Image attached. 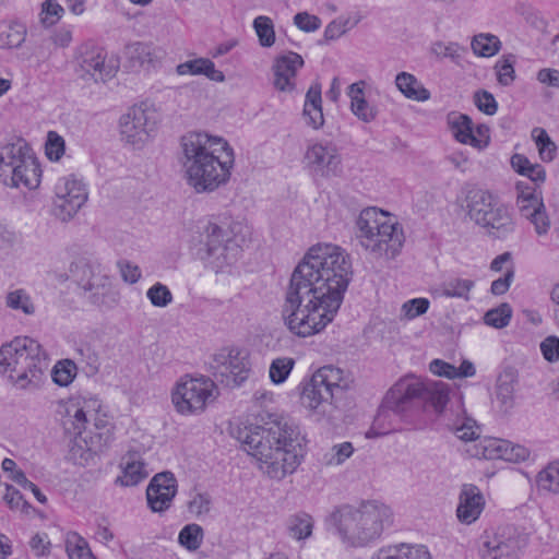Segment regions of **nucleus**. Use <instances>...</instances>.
Segmentation results:
<instances>
[{"label": "nucleus", "mask_w": 559, "mask_h": 559, "mask_svg": "<svg viewBox=\"0 0 559 559\" xmlns=\"http://www.w3.org/2000/svg\"><path fill=\"white\" fill-rule=\"evenodd\" d=\"M352 275L349 255L341 247L312 246L285 290L282 318L287 329L300 337L321 332L338 311Z\"/></svg>", "instance_id": "nucleus-1"}, {"label": "nucleus", "mask_w": 559, "mask_h": 559, "mask_svg": "<svg viewBox=\"0 0 559 559\" xmlns=\"http://www.w3.org/2000/svg\"><path fill=\"white\" fill-rule=\"evenodd\" d=\"M237 439L259 461L263 473L273 479L293 474L304 457L305 438L297 427L277 415H269L263 425L239 428Z\"/></svg>", "instance_id": "nucleus-2"}, {"label": "nucleus", "mask_w": 559, "mask_h": 559, "mask_svg": "<svg viewBox=\"0 0 559 559\" xmlns=\"http://www.w3.org/2000/svg\"><path fill=\"white\" fill-rule=\"evenodd\" d=\"M180 163L188 183L198 192H212L230 177L234 151L222 138L189 132L180 140Z\"/></svg>", "instance_id": "nucleus-3"}, {"label": "nucleus", "mask_w": 559, "mask_h": 559, "mask_svg": "<svg viewBox=\"0 0 559 559\" xmlns=\"http://www.w3.org/2000/svg\"><path fill=\"white\" fill-rule=\"evenodd\" d=\"M391 516L388 506L377 500H368L358 507L343 504L336 508L329 522L336 528L343 543L362 547L381 536Z\"/></svg>", "instance_id": "nucleus-4"}, {"label": "nucleus", "mask_w": 559, "mask_h": 559, "mask_svg": "<svg viewBox=\"0 0 559 559\" xmlns=\"http://www.w3.org/2000/svg\"><path fill=\"white\" fill-rule=\"evenodd\" d=\"M47 368V355L36 340L15 337L0 347V372H9L20 389L38 386Z\"/></svg>", "instance_id": "nucleus-5"}, {"label": "nucleus", "mask_w": 559, "mask_h": 559, "mask_svg": "<svg viewBox=\"0 0 559 559\" xmlns=\"http://www.w3.org/2000/svg\"><path fill=\"white\" fill-rule=\"evenodd\" d=\"M356 237L361 247L377 257L395 258L404 243L403 229L377 207L362 210L356 219Z\"/></svg>", "instance_id": "nucleus-6"}, {"label": "nucleus", "mask_w": 559, "mask_h": 559, "mask_svg": "<svg viewBox=\"0 0 559 559\" xmlns=\"http://www.w3.org/2000/svg\"><path fill=\"white\" fill-rule=\"evenodd\" d=\"M466 209L469 218L485 228L493 238L504 239L515 229L509 207L487 190L478 188L468 190Z\"/></svg>", "instance_id": "nucleus-7"}, {"label": "nucleus", "mask_w": 559, "mask_h": 559, "mask_svg": "<svg viewBox=\"0 0 559 559\" xmlns=\"http://www.w3.org/2000/svg\"><path fill=\"white\" fill-rule=\"evenodd\" d=\"M70 276L82 290V296L96 306L115 302L112 278L100 261L91 253L76 257L69 267Z\"/></svg>", "instance_id": "nucleus-8"}, {"label": "nucleus", "mask_w": 559, "mask_h": 559, "mask_svg": "<svg viewBox=\"0 0 559 559\" xmlns=\"http://www.w3.org/2000/svg\"><path fill=\"white\" fill-rule=\"evenodd\" d=\"M528 545V535L513 525L485 530L478 539L480 559H520Z\"/></svg>", "instance_id": "nucleus-9"}, {"label": "nucleus", "mask_w": 559, "mask_h": 559, "mask_svg": "<svg viewBox=\"0 0 559 559\" xmlns=\"http://www.w3.org/2000/svg\"><path fill=\"white\" fill-rule=\"evenodd\" d=\"M241 228L239 223L224 228L216 223L209 222L204 228V248L200 249V253L204 250V254L201 258L212 259L217 267L234 263L245 240L237 235Z\"/></svg>", "instance_id": "nucleus-10"}, {"label": "nucleus", "mask_w": 559, "mask_h": 559, "mask_svg": "<svg viewBox=\"0 0 559 559\" xmlns=\"http://www.w3.org/2000/svg\"><path fill=\"white\" fill-rule=\"evenodd\" d=\"M216 385L205 377H182L171 392V401L181 415H197L202 413L216 395Z\"/></svg>", "instance_id": "nucleus-11"}, {"label": "nucleus", "mask_w": 559, "mask_h": 559, "mask_svg": "<svg viewBox=\"0 0 559 559\" xmlns=\"http://www.w3.org/2000/svg\"><path fill=\"white\" fill-rule=\"evenodd\" d=\"M157 122L158 114L153 106L145 103L134 105L120 118L121 139L140 148L154 136Z\"/></svg>", "instance_id": "nucleus-12"}, {"label": "nucleus", "mask_w": 559, "mask_h": 559, "mask_svg": "<svg viewBox=\"0 0 559 559\" xmlns=\"http://www.w3.org/2000/svg\"><path fill=\"white\" fill-rule=\"evenodd\" d=\"M75 72L84 81L106 83L119 70V60L100 47L88 48L76 58Z\"/></svg>", "instance_id": "nucleus-13"}, {"label": "nucleus", "mask_w": 559, "mask_h": 559, "mask_svg": "<svg viewBox=\"0 0 559 559\" xmlns=\"http://www.w3.org/2000/svg\"><path fill=\"white\" fill-rule=\"evenodd\" d=\"M55 192L52 211L62 222L70 221L87 201L85 185L73 175L60 178Z\"/></svg>", "instance_id": "nucleus-14"}, {"label": "nucleus", "mask_w": 559, "mask_h": 559, "mask_svg": "<svg viewBox=\"0 0 559 559\" xmlns=\"http://www.w3.org/2000/svg\"><path fill=\"white\" fill-rule=\"evenodd\" d=\"M212 368L226 385L239 386L250 372L248 353L234 347L222 348L213 356Z\"/></svg>", "instance_id": "nucleus-15"}, {"label": "nucleus", "mask_w": 559, "mask_h": 559, "mask_svg": "<svg viewBox=\"0 0 559 559\" xmlns=\"http://www.w3.org/2000/svg\"><path fill=\"white\" fill-rule=\"evenodd\" d=\"M423 390L424 383L419 380L412 377L401 379L385 394L380 415L390 411L402 418H406L414 407L415 400L421 397Z\"/></svg>", "instance_id": "nucleus-16"}, {"label": "nucleus", "mask_w": 559, "mask_h": 559, "mask_svg": "<svg viewBox=\"0 0 559 559\" xmlns=\"http://www.w3.org/2000/svg\"><path fill=\"white\" fill-rule=\"evenodd\" d=\"M305 158L310 169L325 178L340 176L342 173V158L332 144L317 143L308 147Z\"/></svg>", "instance_id": "nucleus-17"}, {"label": "nucleus", "mask_w": 559, "mask_h": 559, "mask_svg": "<svg viewBox=\"0 0 559 559\" xmlns=\"http://www.w3.org/2000/svg\"><path fill=\"white\" fill-rule=\"evenodd\" d=\"M177 493V480L173 473L156 474L146 488V500L153 512H164L170 508Z\"/></svg>", "instance_id": "nucleus-18"}, {"label": "nucleus", "mask_w": 559, "mask_h": 559, "mask_svg": "<svg viewBox=\"0 0 559 559\" xmlns=\"http://www.w3.org/2000/svg\"><path fill=\"white\" fill-rule=\"evenodd\" d=\"M304 59L297 52L289 51L278 56L272 66L273 85L280 92L290 93L295 90L297 71L302 68Z\"/></svg>", "instance_id": "nucleus-19"}, {"label": "nucleus", "mask_w": 559, "mask_h": 559, "mask_svg": "<svg viewBox=\"0 0 559 559\" xmlns=\"http://www.w3.org/2000/svg\"><path fill=\"white\" fill-rule=\"evenodd\" d=\"M36 158L32 147L23 139H17L13 143H8L0 150V169L9 171L11 175L15 170L25 167V170H33V159Z\"/></svg>", "instance_id": "nucleus-20"}, {"label": "nucleus", "mask_w": 559, "mask_h": 559, "mask_svg": "<svg viewBox=\"0 0 559 559\" xmlns=\"http://www.w3.org/2000/svg\"><path fill=\"white\" fill-rule=\"evenodd\" d=\"M335 397L313 373L301 391V403L305 407L320 415H325Z\"/></svg>", "instance_id": "nucleus-21"}, {"label": "nucleus", "mask_w": 559, "mask_h": 559, "mask_svg": "<svg viewBox=\"0 0 559 559\" xmlns=\"http://www.w3.org/2000/svg\"><path fill=\"white\" fill-rule=\"evenodd\" d=\"M62 425L67 433L73 437L81 436L92 416L87 409V402L80 400H69L61 405Z\"/></svg>", "instance_id": "nucleus-22"}, {"label": "nucleus", "mask_w": 559, "mask_h": 559, "mask_svg": "<svg viewBox=\"0 0 559 559\" xmlns=\"http://www.w3.org/2000/svg\"><path fill=\"white\" fill-rule=\"evenodd\" d=\"M459 500L456 509L457 519L462 523L472 524L479 518L485 506L481 491L475 485H464L460 492Z\"/></svg>", "instance_id": "nucleus-23"}, {"label": "nucleus", "mask_w": 559, "mask_h": 559, "mask_svg": "<svg viewBox=\"0 0 559 559\" xmlns=\"http://www.w3.org/2000/svg\"><path fill=\"white\" fill-rule=\"evenodd\" d=\"M518 374L514 369L507 368L498 377L493 403L501 414H509L515 405V388Z\"/></svg>", "instance_id": "nucleus-24"}, {"label": "nucleus", "mask_w": 559, "mask_h": 559, "mask_svg": "<svg viewBox=\"0 0 559 559\" xmlns=\"http://www.w3.org/2000/svg\"><path fill=\"white\" fill-rule=\"evenodd\" d=\"M122 475L116 479V484L123 487L136 486L150 474L146 463L135 451H129L121 459Z\"/></svg>", "instance_id": "nucleus-25"}, {"label": "nucleus", "mask_w": 559, "mask_h": 559, "mask_svg": "<svg viewBox=\"0 0 559 559\" xmlns=\"http://www.w3.org/2000/svg\"><path fill=\"white\" fill-rule=\"evenodd\" d=\"M314 374L320 382L329 389L335 399H338L345 391L353 386L354 379L349 372L333 367L324 366L318 369Z\"/></svg>", "instance_id": "nucleus-26"}, {"label": "nucleus", "mask_w": 559, "mask_h": 559, "mask_svg": "<svg viewBox=\"0 0 559 559\" xmlns=\"http://www.w3.org/2000/svg\"><path fill=\"white\" fill-rule=\"evenodd\" d=\"M302 117L306 124L314 130L324 124L321 85L313 83L306 93Z\"/></svg>", "instance_id": "nucleus-27"}, {"label": "nucleus", "mask_w": 559, "mask_h": 559, "mask_svg": "<svg viewBox=\"0 0 559 559\" xmlns=\"http://www.w3.org/2000/svg\"><path fill=\"white\" fill-rule=\"evenodd\" d=\"M484 455L488 459H502L510 462H523L528 459L530 451L520 444L507 440L490 441L485 448Z\"/></svg>", "instance_id": "nucleus-28"}, {"label": "nucleus", "mask_w": 559, "mask_h": 559, "mask_svg": "<svg viewBox=\"0 0 559 559\" xmlns=\"http://www.w3.org/2000/svg\"><path fill=\"white\" fill-rule=\"evenodd\" d=\"M366 82L358 81L350 84L347 88V95L350 98L352 112L364 122H371L376 119L378 110L370 105L364 95Z\"/></svg>", "instance_id": "nucleus-29"}, {"label": "nucleus", "mask_w": 559, "mask_h": 559, "mask_svg": "<svg viewBox=\"0 0 559 559\" xmlns=\"http://www.w3.org/2000/svg\"><path fill=\"white\" fill-rule=\"evenodd\" d=\"M176 72L179 75H205L214 82H224L225 74L215 68L214 62L207 58H197L179 63L176 67Z\"/></svg>", "instance_id": "nucleus-30"}, {"label": "nucleus", "mask_w": 559, "mask_h": 559, "mask_svg": "<svg viewBox=\"0 0 559 559\" xmlns=\"http://www.w3.org/2000/svg\"><path fill=\"white\" fill-rule=\"evenodd\" d=\"M448 124L454 139L471 146H480L483 143L475 139L472 119L464 114L452 112L448 116Z\"/></svg>", "instance_id": "nucleus-31"}, {"label": "nucleus", "mask_w": 559, "mask_h": 559, "mask_svg": "<svg viewBox=\"0 0 559 559\" xmlns=\"http://www.w3.org/2000/svg\"><path fill=\"white\" fill-rule=\"evenodd\" d=\"M371 559H431L425 546L401 544L393 548L380 549Z\"/></svg>", "instance_id": "nucleus-32"}, {"label": "nucleus", "mask_w": 559, "mask_h": 559, "mask_svg": "<svg viewBox=\"0 0 559 559\" xmlns=\"http://www.w3.org/2000/svg\"><path fill=\"white\" fill-rule=\"evenodd\" d=\"M395 85L408 99L425 102L430 98V92L408 72H400L395 78Z\"/></svg>", "instance_id": "nucleus-33"}, {"label": "nucleus", "mask_w": 559, "mask_h": 559, "mask_svg": "<svg viewBox=\"0 0 559 559\" xmlns=\"http://www.w3.org/2000/svg\"><path fill=\"white\" fill-rule=\"evenodd\" d=\"M314 521L306 512H297L286 520V531L288 535L298 542L305 540L312 535Z\"/></svg>", "instance_id": "nucleus-34"}, {"label": "nucleus", "mask_w": 559, "mask_h": 559, "mask_svg": "<svg viewBox=\"0 0 559 559\" xmlns=\"http://www.w3.org/2000/svg\"><path fill=\"white\" fill-rule=\"evenodd\" d=\"M450 385L442 381L424 383L420 399L428 402L437 413H442L449 402Z\"/></svg>", "instance_id": "nucleus-35"}, {"label": "nucleus", "mask_w": 559, "mask_h": 559, "mask_svg": "<svg viewBox=\"0 0 559 559\" xmlns=\"http://www.w3.org/2000/svg\"><path fill=\"white\" fill-rule=\"evenodd\" d=\"M130 57L141 67L151 69L160 63L163 51L145 43H135L130 47Z\"/></svg>", "instance_id": "nucleus-36"}, {"label": "nucleus", "mask_w": 559, "mask_h": 559, "mask_svg": "<svg viewBox=\"0 0 559 559\" xmlns=\"http://www.w3.org/2000/svg\"><path fill=\"white\" fill-rule=\"evenodd\" d=\"M33 170L28 173L25 167L15 170L11 176V186L15 188H25L33 190L39 187L41 169L37 158L33 159Z\"/></svg>", "instance_id": "nucleus-37"}, {"label": "nucleus", "mask_w": 559, "mask_h": 559, "mask_svg": "<svg viewBox=\"0 0 559 559\" xmlns=\"http://www.w3.org/2000/svg\"><path fill=\"white\" fill-rule=\"evenodd\" d=\"M475 282L468 278L454 277L444 282L441 286L442 296L448 298H462L465 301L471 299L469 293Z\"/></svg>", "instance_id": "nucleus-38"}, {"label": "nucleus", "mask_w": 559, "mask_h": 559, "mask_svg": "<svg viewBox=\"0 0 559 559\" xmlns=\"http://www.w3.org/2000/svg\"><path fill=\"white\" fill-rule=\"evenodd\" d=\"M471 47L475 55L489 58L499 52L501 48L500 39L492 34H478L472 39Z\"/></svg>", "instance_id": "nucleus-39"}, {"label": "nucleus", "mask_w": 559, "mask_h": 559, "mask_svg": "<svg viewBox=\"0 0 559 559\" xmlns=\"http://www.w3.org/2000/svg\"><path fill=\"white\" fill-rule=\"evenodd\" d=\"M66 551L69 559H96L92 554L87 542L74 532L67 534Z\"/></svg>", "instance_id": "nucleus-40"}, {"label": "nucleus", "mask_w": 559, "mask_h": 559, "mask_svg": "<svg viewBox=\"0 0 559 559\" xmlns=\"http://www.w3.org/2000/svg\"><path fill=\"white\" fill-rule=\"evenodd\" d=\"M361 20L356 13L354 16H340L330 22L324 29L325 40H335L344 35L348 29L355 27Z\"/></svg>", "instance_id": "nucleus-41"}, {"label": "nucleus", "mask_w": 559, "mask_h": 559, "mask_svg": "<svg viewBox=\"0 0 559 559\" xmlns=\"http://www.w3.org/2000/svg\"><path fill=\"white\" fill-rule=\"evenodd\" d=\"M26 37V27L21 23H12L0 29V47H20Z\"/></svg>", "instance_id": "nucleus-42"}, {"label": "nucleus", "mask_w": 559, "mask_h": 559, "mask_svg": "<svg viewBox=\"0 0 559 559\" xmlns=\"http://www.w3.org/2000/svg\"><path fill=\"white\" fill-rule=\"evenodd\" d=\"M536 481L539 489L559 493V462L548 464L538 473Z\"/></svg>", "instance_id": "nucleus-43"}, {"label": "nucleus", "mask_w": 559, "mask_h": 559, "mask_svg": "<svg viewBox=\"0 0 559 559\" xmlns=\"http://www.w3.org/2000/svg\"><path fill=\"white\" fill-rule=\"evenodd\" d=\"M203 528L195 523L182 527L178 535L179 544L189 551H195L203 542Z\"/></svg>", "instance_id": "nucleus-44"}, {"label": "nucleus", "mask_w": 559, "mask_h": 559, "mask_svg": "<svg viewBox=\"0 0 559 559\" xmlns=\"http://www.w3.org/2000/svg\"><path fill=\"white\" fill-rule=\"evenodd\" d=\"M532 138L538 148L540 158L544 162H551L556 156L557 146L551 141L546 130L543 128H534L532 130Z\"/></svg>", "instance_id": "nucleus-45"}, {"label": "nucleus", "mask_w": 559, "mask_h": 559, "mask_svg": "<svg viewBox=\"0 0 559 559\" xmlns=\"http://www.w3.org/2000/svg\"><path fill=\"white\" fill-rule=\"evenodd\" d=\"M253 28L262 47H271L275 43L273 21L265 15H259L253 20Z\"/></svg>", "instance_id": "nucleus-46"}, {"label": "nucleus", "mask_w": 559, "mask_h": 559, "mask_svg": "<svg viewBox=\"0 0 559 559\" xmlns=\"http://www.w3.org/2000/svg\"><path fill=\"white\" fill-rule=\"evenodd\" d=\"M512 318V308L509 304L503 302L498 307L488 310L484 316V322L495 329H502L510 323Z\"/></svg>", "instance_id": "nucleus-47"}, {"label": "nucleus", "mask_w": 559, "mask_h": 559, "mask_svg": "<svg viewBox=\"0 0 559 559\" xmlns=\"http://www.w3.org/2000/svg\"><path fill=\"white\" fill-rule=\"evenodd\" d=\"M431 51L439 58H449L453 62L459 63L466 53V48L457 43L436 41L431 46Z\"/></svg>", "instance_id": "nucleus-48"}, {"label": "nucleus", "mask_w": 559, "mask_h": 559, "mask_svg": "<svg viewBox=\"0 0 559 559\" xmlns=\"http://www.w3.org/2000/svg\"><path fill=\"white\" fill-rule=\"evenodd\" d=\"M295 366V360L290 357H280L272 361L269 370L270 379L275 384L283 383Z\"/></svg>", "instance_id": "nucleus-49"}, {"label": "nucleus", "mask_w": 559, "mask_h": 559, "mask_svg": "<svg viewBox=\"0 0 559 559\" xmlns=\"http://www.w3.org/2000/svg\"><path fill=\"white\" fill-rule=\"evenodd\" d=\"M514 62L513 55L503 56L497 61L495 70L497 80L502 86H509L515 80Z\"/></svg>", "instance_id": "nucleus-50"}, {"label": "nucleus", "mask_w": 559, "mask_h": 559, "mask_svg": "<svg viewBox=\"0 0 559 559\" xmlns=\"http://www.w3.org/2000/svg\"><path fill=\"white\" fill-rule=\"evenodd\" d=\"M75 374L76 366L69 359L57 362L51 372L53 382L60 386L69 385L73 381Z\"/></svg>", "instance_id": "nucleus-51"}, {"label": "nucleus", "mask_w": 559, "mask_h": 559, "mask_svg": "<svg viewBox=\"0 0 559 559\" xmlns=\"http://www.w3.org/2000/svg\"><path fill=\"white\" fill-rule=\"evenodd\" d=\"M64 9L57 0H45L39 13L40 23L45 26L57 24L63 16Z\"/></svg>", "instance_id": "nucleus-52"}, {"label": "nucleus", "mask_w": 559, "mask_h": 559, "mask_svg": "<svg viewBox=\"0 0 559 559\" xmlns=\"http://www.w3.org/2000/svg\"><path fill=\"white\" fill-rule=\"evenodd\" d=\"M7 306L13 310H21L25 314H33L35 307L29 296L23 289H16L7 295Z\"/></svg>", "instance_id": "nucleus-53"}, {"label": "nucleus", "mask_w": 559, "mask_h": 559, "mask_svg": "<svg viewBox=\"0 0 559 559\" xmlns=\"http://www.w3.org/2000/svg\"><path fill=\"white\" fill-rule=\"evenodd\" d=\"M146 297L154 307L165 308L173 302V294L169 288L157 282L146 292Z\"/></svg>", "instance_id": "nucleus-54"}, {"label": "nucleus", "mask_w": 559, "mask_h": 559, "mask_svg": "<svg viewBox=\"0 0 559 559\" xmlns=\"http://www.w3.org/2000/svg\"><path fill=\"white\" fill-rule=\"evenodd\" d=\"M524 218L534 225V229L539 236L546 235L550 229L551 223L544 203H542V206L537 205V209H533V212Z\"/></svg>", "instance_id": "nucleus-55"}, {"label": "nucleus", "mask_w": 559, "mask_h": 559, "mask_svg": "<svg viewBox=\"0 0 559 559\" xmlns=\"http://www.w3.org/2000/svg\"><path fill=\"white\" fill-rule=\"evenodd\" d=\"M64 154V140L55 131H49L46 142V155L50 160H59Z\"/></svg>", "instance_id": "nucleus-56"}, {"label": "nucleus", "mask_w": 559, "mask_h": 559, "mask_svg": "<svg viewBox=\"0 0 559 559\" xmlns=\"http://www.w3.org/2000/svg\"><path fill=\"white\" fill-rule=\"evenodd\" d=\"M474 102L478 110L488 116L495 115L498 110V103L488 91H477L474 95Z\"/></svg>", "instance_id": "nucleus-57"}, {"label": "nucleus", "mask_w": 559, "mask_h": 559, "mask_svg": "<svg viewBox=\"0 0 559 559\" xmlns=\"http://www.w3.org/2000/svg\"><path fill=\"white\" fill-rule=\"evenodd\" d=\"M429 305L427 298H414L403 304L402 311L407 319H414L426 313Z\"/></svg>", "instance_id": "nucleus-58"}, {"label": "nucleus", "mask_w": 559, "mask_h": 559, "mask_svg": "<svg viewBox=\"0 0 559 559\" xmlns=\"http://www.w3.org/2000/svg\"><path fill=\"white\" fill-rule=\"evenodd\" d=\"M294 24L302 32H316L321 26V20L308 12H299L294 16Z\"/></svg>", "instance_id": "nucleus-59"}, {"label": "nucleus", "mask_w": 559, "mask_h": 559, "mask_svg": "<svg viewBox=\"0 0 559 559\" xmlns=\"http://www.w3.org/2000/svg\"><path fill=\"white\" fill-rule=\"evenodd\" d=\"M514 274H515L514 265L508 266L503 276L495 280L491 283L490 293L495 296H501V295L506 294L509 290L511 283L514 280Z\"/></svg>", "instance_id": "nucleus-60"}, {"label": "nucleus", "mask_w": 559, "mask_h": 559, "mask_svg": "<svg viewBox=\"0 0 559 559\" xmlns=\"http://www.w3.org/2000/svg\"><path fill=\"white\" fill-rule=\"evenodd\" d=\"M515 189L518 194L516 198L533 199V203L539 206H542V203H544L539 186H534L525 181H519L515 186Z\"/></svg>", "instance_id": "nucleus-61"}, {"label": "nucleus", "mask_w": 559, "mask_h": 559, "mask_svg": "<svg viewBox=\"0 0 559 559\" xmlns=\"http://www.w3.org/2000/svg\"><path fill=\"white\" fill-rule=\"evenodd\" d=\"M331 452V457L328 460V464L341 465L353 454L354 447L350 442H343L333 445Z\"/></svg>", "instance_id": "nucleus-62"}, {"label": "nucleus", "mask_w": 559, "mask_h": 559, "mask_svg": "<svg viewBox=\"0 0 559 559\" xmlns=\"http://www.w3.org/2000/svg\"><path fill=\"white\" fill-rule=\"evenodd\" d=\"M117 265L124 282L135 284L141 278L142 273L136 264H133L128 260H120Z\"/></svg>", "instance_id": "nucleus-63"}, {"label": "nucleus", "mask_w": 559, "mask_h": 559, "mask_svg": "<svg viewBox=\"0 0 559 559\" xmlns=\"http://www.w3.org/2000/svg\"><path fill=\"white\" fill-rule=\"evenodd\" d=\"M540 352L547 361L554 362L559 360V337L547 336L540 343Z\"/></svg>", "instance_id": "nucleus-64"}]
</instances>
